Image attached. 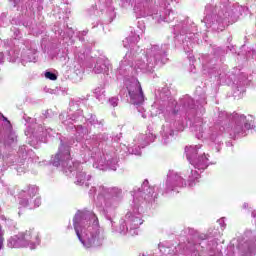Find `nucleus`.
Here are the masks:
<instances>
[{
	"mask_svg": "<svg viewBox=\"0 0 256 256\" xmlns=\"http://www.w3.org/2000/svg\"><path fill=\"white\" fill-rule=\"evenodd\" d=\"M129 97L133 105H141L145 101V95L143 94V88L141 82L137 81L128 88Z\"/></svg>",
	"mask_w": 256,
	"mask_h": 256,
	"instance_id": "f257e3e1",
	"label": "nucleus"
},
{
	"mask_svg": "<svg viewBox=\"0 0 256 256\" xmlns=\"http://www.w3.org/2000/svg\"><path fill=\"white\" fill-rule=\"evenodd\" d=\"M33 239H37V233H35L31 230H27L24 233V241L31 242V241H33Z\"/></svg>",
	"mask_w": 256,
	"mask_h": 256,
	"instance_id": "f03ea898",
	"label": "nucleus"
},
{
	"mask_svg": "<svg viewBox=\"0 0 256 256\" xmlns=\"http://www.w3.org/2000/svg\"><path fill=\"white\" fill-rule=\"evenodd\" d=\"M45 77L46 79H50V81H57V75H55L53 72H46Z\"/></svg>",
	"mask_w": 256,
	"mask_h": 256,
	"instance_id": "7ed1b4c3",
	"label": "nucleus"
},
{
	"mask_svg": "<svg viewBox=\"0 0 256 256\" xmlns=\"http://www.w3.org/2000/svg\"><path fill=\"white\" fill-rule=\"evenodd\" d=\"M76 234H77L78 239H80V241H81V234L79 233V230H77V229H76Z\"/></svg>",
	"mask_w": 256,
	"mask_h": 256,
	"instance_id": "20e7f679",
	"label": "nucleus"
},
{
	"mask_svg": "<svg viewBox=\"0 0 256 256\" xmlns=\"http://www.w3.org/2000/svg\"><path fill=\"white\" fill-rule=\"evenodd\" d=\"M2 118L4 119V121H7L8 123H11L9 120H7V117H4V116L2 115Z\"/></svg>",
	"mask_w": 256,
	"mask_h": 256,
	"instance_id": "39448f33",
	"label": "nucleus"
},
{
	"mask_svg": "<svg viewBox=\"0 0 256 256\" xmlns=\"http://www.w3.org/2000/svg\"><path fill=\"white\" fill-rule=\"evenodd\" d=\"M69 157H71V152H68Z\"/></svg>",
	"mask_w": 256,
	"mask_h": 256,
	"instance_id": "423d86ee",
	"label": "nucleus"
},
{
	"mask_svg": "<svg viewBox=\"0 0 256 256\" xmlns=\"http://www.w3.org/2000/svg\"><path fill=\"white\" fill-rule=\"evenodd\" d=\"M0 231H1V226H0Z\"/></svg>",
	"mask_w": 256,
	"mask_h": 256,
	"instance_id": "0eeeda50",
	"label": "nucleus"
}]
</instances>
